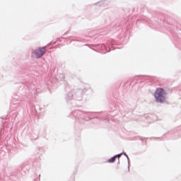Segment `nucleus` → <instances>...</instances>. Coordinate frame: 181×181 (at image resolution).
Returning a JSON list of instances; mask_svg holds the SVG:
<instances>
[{
	"instance_id": "obj_3",
	"label": "nucleus",
	"mask_w": 181,
	"mask_h": 181,
	"mask_svg": "<svg viewBox=\"0 0 181 181\" xmlns=\"http://www.w3.org/2000/svg\"><path fill=\"white\" fill-rule=\"evenodd\" d=\"M115 159H117V156H114L111 158H110L107 162H109V163H114V162H115Z\"/></svg>"
},
{
	"instance_id": "obj_4",
	"label": "nucleus",
	"mask_w": 181,
	"mask_h": 181,
	"mask_svg": "<svg viewBox=\"0 0 181 181\" xmlns=\"http://www.w3.org/2000/svg\"><path fill=\"white\" fill-rule=\"evenodd\" d=\"M122 155V154H118V155L115 156H116V158H121Z\"/></svg>"
},
{
	"instance_id": "obj_1",
	"label": "nucleus",
	"mask_w": 181,
	"mask_h": 181,
	"mask_svg": "<svg viewBox=\"0 0 181 181\" xmlns=\"http://www.w3.org/2000/svg\"><path fill=\"white\" fill-rule=\"evenodd\" d=\"M165 95H166V93L162 88H157L154 95L157 103H163L166 100Z\"/></svg>"
},
{
	"instance_id": "obj_2",
	"label": "nucleus",
	"mask_w": 181,
	"mask_h": 181,
	"mask_svg": "<svg viewBox=\"0 0 181 181\" xmlns=\"http://www.w3.org/2000/svg\"><path fill=\"white\" fill-rule=\"evenodd\" d=\"M45 53H46V47H40L35 51V54L37 59L42 57Z\"/></svg>"
}]
</instances>
